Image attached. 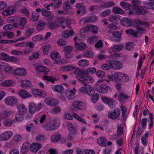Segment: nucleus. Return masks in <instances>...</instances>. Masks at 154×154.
<instances>
[{
  "label": "nucleus",
  "mask_w": 154,
  "mask_h": 154,
  "mask_svg": "<svg viewBox=\"0 0 154 154\" xmlns=\"http://www.w3.org/2000/svg\"><path fill=\"white\" fill-rule=\"evenodd\" d=\"M104 80L103 79L99 80L96 83L95 86V89L98 92L103 93H107L108 91L111 90L110 87L106 84H100Z\"/></svg>",
  "instance_id": "f257e3e1"
},
{
  "label": "nucleus",
  "mask_w": 154,
  "mask_h": 154,
  "mask_svg": "<svg viewBox=\"0 0 154 154\" xmlns=\"http://www.w3.org/2000/svg\"><path fill=\"white\" fill-rule=\"evenodd\" d=\"M134 8L136 10L137 14L139 15H143L147 13V11L143 7L139 8V5L140 4V2L139 0H133L131 1Z\"/></svg>",
  "instance_id": "f03ea898"
},
{
  "label": "nucleus",
  "mask_w": 154,
  "mask_h": 154,
  "mask_svg": "<svg viewBox=\"0 0 154 154\" xmlns=\"http://www.w3.org/2000/svg\"><path fill=\"white\" fill-rule=\"evenodd\" d=\"M84 86L79 89V91L82 93H87L89 95H93L95 93L94 90L92 87L88 85L87 83H82Z\"/></svg>",
  "instance_id": "7ed1b4c3"
},
{
  "label": "nucleus",
  "mask_w": 154,
  "mask_h": 154,
  "mask_svg": "<svg viewBox=\"0 0 154 154\" xmlns=\"http://www.w3.org/2000/svg\"><path fill=\"white\" fill-rule=\"evenodd\" d=\"M116 82H126L128 81L129 78L126 74L122 72H115Z\"/></svg>",
  "instance_id": "20e7f679"
},
{
  "label": "nucleus",
  "mask_w": 154,
  "mask_h": 154,
  "mask_svg": "<svg viewBox=\"0 0 154 154\" xmlns=\"http://www.w3.org/2000/svg\"><path fill=\"white\" fill-rule=\"evenodd\" d=\"M77 79L82 83H91L94 82L93 79L89 75L88 72H86L84 75L78 76Z\"/></svg>",
  "instance_id": "39448f33"
},
{
  "label": "nucleus",
  "mask_w": 154,
  "mask_h": 154,
  "mask_svg": "<svg viewBox=\"0 0 154 154\" xmlns=\"http://www.w3.org/2000/svg\"><path fill=\"white\" fill-rule=\"evenodd\" d=\"M4 102L7 106H13L16 105L18 103V101L15 97L10 96L5 98Z\"/></svg>",
  "instance_id": "423d86ee"
},
{
  "label": "nucleus",
  "mask_w": 154,
  "mask_h": 154,
  "mask_svg": "<svg viewBox=\"0 0 154 154\" xmlns=\"http://www.w3.org/2000/svg\"><path fill=\"white\" fill-rule=\"evenodd\" d=\"M25 45V47L26 48L23 50V52L24 54H27L33 51L35 48V44L32 42L27 41L26 42Z\"/></svg>",
  "instance_id": "0eeeda50"
},
{
  "label": "nucleus",
  "mask_w": 154,
  "mask_h": 154,
  "mask_svg": "<svg viewBox=\"0 0 154 154\" xmlns=\"http://www.w3.org/2000/svg\"><path fill=\"white\" fill-rule=\"evenodd\" d=\"M101 100L104 103L108 105L111 109L114 108L116 106L115 101L112 98L102 97Z\"/></svg>",
  "instance_id": "6e6552de"
},
{
  "label": "nucleus",
  "mask_w": 154,
  "mask_h": 154,
  "mask_svg": "<svg viewBox=\"0 0 154 154\" xmlns=\"http://www.w3.org/2000/svg\"><path fill=\"white\" fill-rule=\"evenodd\" d=\"M73 49V47L70 46H67L63 47V51L64 53L66 58L70 59L72 57V55L71 52Z\"/></svg>",
  "instance_id": "1a4fd4ad"
},
{
  "label": "nucleus",
  "mask_w": 154,
  "mask_h": 154,
  "mask_svg": "<svg viewBox=\"0 0 154 154\" xmlns=\"http://www.w3.org/2000/svg\"><path fill=\"white\" fill-rule=\"evenodd\" d=\"M108 63L112 68L116 70L121 69L123 66V64L118 60L110 61Z\"/></svg>",
  "instance_id": "9d476101"
},
{
  "label": "nucleus",
  "mask_w": 154,
  "mask_h": 154,
  "mask_svg": "<svg viewBox=\"0 0 154 154\" xmlns=\"http://www.w3.org/2000/svg\"><path fill=\"white\" fill-rule=\"evenodd\" d=\"M72 104L75 108L80 110H84L86 108L85 103L82 101H75Z\"/></svg>",
  "instance_id": "9b49d317"
},
{
  "label": "nucleus",
  "mask_w": 154,
  "mask_h": 154,
  "mask_svg": "<svg viewBox=\"0 0 154 154\" xmlns=\"http://www.w3.org/2000/svg\"><path fill=\"white\" fill-rule=\"evenodd\" d=\"M42 145L40 143H33L30 145V150L31 152L36 153L42 148Z\"/></svg>",
  "instance_id": "f8f14e48"
},
{
  "label": "nucleus",
  "mask_w": 154,
  "mask_h": 154,
  "mask_svg": "<svg viewBox=\"0 0 154 154\" xmlns=\"http://www.w3.org/2000/svg\"><path fill=\"white\" fill-rule=\"evenodd\" d=\"M121 113L119 109H116L113 111H110L108 112V116L109 118L112 119H117L120 116Z\"/></svg>",
  "instance_id": "ddd939ff"
},
{
  "label": "nucleus",
  "mask_w": 154,
  "mask_h": 154,
  "mask_svg": "<svg viewBox=\"0 0 154 154\" xmlns=\"http://www.w3.org/2000/svg\"><path fill=\"white\" fill-rule=\"evenodd\" d=\"M13 135V133L10 131L3 132L0 135V140L2 141L7 140L9 139Z\"/></svg>",
  "instance_id": "4468645a"
},
{
  "label": "nucleus",
  "mask_w": 154,
  "mask_h": 154,
  "mask_svg": "<svg viewBox=\"0 0 154 154\" xmlns=\"http://www.w3.org/2000/svg\"><path fill=\"white\" fill-rule=\"evenodd\" d=\"M120 23L123 26L127 27L130 26L132 24V20L126 17L122 18L120 20Z\"/></svg>",
  "instance_id": "2eb2a0df"
},
{
  "label": "nucleus",
  "mask_w": 154,
  "mask_h": 154,
  "mask_svg": "<svg viewBox=\"0 0 154 154\" xmlns=\"http://www.w3.org/2000/svg\"><path fill=\"white\" fill-rule=\"evenodd\" d=\"M42 15L47 17H48V20L49 21L52 20L54 18V15H51V12L47 11L45 8L42 9Z\"/></svg>",
  "instance_id": "dca6fc26"
},
{
  "label": "nucleus",
  "mask_w": 154,
  "mask_h": 154,
  "mask_svg": "<svg viewBox=\"0 0 154 154\" xmlns=\"http://www.w3.org/2000/svg\"><path fill=\"white\" fill-rule=\"evenodd\" d=\"M18 94L21 98L26 99L31 97L32 95L24 90H21L18 92Z\"/></svg>",
  "instance_id": "f3484780"
},
{
  "label": "nucleus",
  "mask_w": 154,
  "mask_h": 154,
  "mask_svg": "<svg viewBox=\"0 0 154 154\" xmlns=\"http://www.w3.org/2000/svg\"><path fill=\"white\" fill-rule=\"evenodd\" d=\"M45 103L49 105L54 106L58 104V101L57 100L51 99L50 98H47L45 99Z\"/></svg>",
  "instance_id": "a211bd4d"
},
{
  "label": "nucleus",
  "mask_w": 154,
  "mask_h": 154,
  "mask_svg": "<svg viewBox=\"0 0 154 154\" xmlns=\"http://www.w3.org/2000/svg\"><path fill=\"white\" fill-rule=\"evenodd\" d=\"M19 113L22 116L26 114L27 112V108L24 104H20L18 108Z\"/></svg>",
  "instance_id": "6ab92c4d"
},
{
  "label": "nucleus",
  "mask_w": 154,
  "mask_h": 154,
  "mask_svg": "<svg viewBox=\"0 0 154 154\" xmlns=\"http://www.w3.org/2000/svg\"><path fill=\"white\" fill-rule=\"evenodd\" d=\"M53 10H55L59 9L62 5L63 4L62 0H54L53 1Z\"/></svg>",
  "instance_id": "aec40b11"
},
{
  "label": "nucleus",
  "mask_w": 154,
  "mask_h": 154,
  "mask_svg": "<svg viewBox=\"0 0 154 154\" xmlns=\"http://www.w3.org/2000/svg\"><path fill=\"white\" fill-rule=\"evenodd\" d=\"M14 73L18 76H23L26 74L27 71L23 68L17 69L14 70Z\"/></svg>",
  "instance_id": "412c9836"
},
{
  "label": "nucleus",
  "mask_w": 154,
  "mask_h": 154,
  "mask_svg": "<svg viewBox=\"0 0 154 154\" xmlns=\"http://www.w3.org/2000/svg\"><path fill=\"white\" fill-rule=\"evenodd\" d=\"M35 69L37 71L44 73L45 75L47 74L49 71L48 69L42 66H37L35 67Z\"/></svg>",
  "instance_id": "4be33fe9"
},
{
  "label": "nucleus",
  "mask_w": 154,
  "mask_h": 154,
  "mask_svg": "<svg viewBox=\"0 0 154 154\" xmlns=\"http://www.w3.org/2000/svg\"><path fill=\"white\" fill-rule=\"evenodd\" d=\"M29 145V142L26 141L24 142L22 146L21 152L23 153H26L28 150Z\"/></svg>",
  "instance_id": "5701e85b"
},
{
  "label": "nucleus",
  "mask_w": 154,
  "mask_h": 154,
  "mask_svg": "<svg viewBox=\"0 0 154 154\" xmlns=\"http://www.w3.org/2000/svg\"><path fill=\"white\" fill-rule=\"evenodd\" d=\"M60 134L59 133H55L51 136V141L54 143H57L60 140Z\"/></svg>",
  "instance_id": "b1692460"
},
{
  "label": "nucleus",
  "mask_w": 154,
  "mask_h": 154,
  "mask_svg": "<svg viewBox=\"0 0 154 154\" xmlns=\"http://www.w3.org/2000/svg\"><path fill=\"white\" fill-rule=\"evenodd\" d=\"M97 20V17L96 16H93L91 17L85 18L84 22L85 23L94 22Z\"/></svg>",
  "instance_id": "393cba45"
},
{
  "label": "nucleus",
  "mask_w": 154,
  "mask_h": 154,
  "mask_svg": "<svg viewBox=\"0 0 154 154\" xmlns=\"http://www.w3.org/2000/svg\"><path fill=\"white\" fill-rule=\"evenodd\" d=\"M36 105L33 102H31L29 105V110L31 114L34 113L37 110Z\"/></svg>",
  "instance_id": "a878e982"
},
{
  "label": "nucleus",
  "mask_w": 154,
  "mask_h": 154,
  "mask_svg": "<svg viewBox=\"0 0 154 154\" xmlns=\"http://www.w3.org/2000/svg\"><path fill=\"white\" fill-rule=\"evenodd\" d=\"M74 31L73 30H66L62 34V36L64 38H67L69 36L74 35Z\"/></svg>",
  "instance_id": "bb28decb"
},
{
  "label": "nucleus",
  "mask_w": 154,
  "mask_h": 154,
  "mask_svg": "<svg viewBox=\"0 0 154 154\" xmlns=\"http://www.w3.org/2000/svg\"><path fill=\"white\" fill-rule=\"evenodd\" d=\"M124 45L123 44L120 45H115L112 48V51L113 52H118L122 50Z\"/></svg>",
  "instance_id": "cd10ccee"
},
{
  "label": "nucleus",
  "mask_w": 154,
  "mask_h": 154,
  "mask_svg": "<svg viewBox=\"0 0 154 154\" xmlns=\"http://www.w3.org/2000/svg\"><path fill=\"white\" fill-rule=\"evenodd\" d=\"M112 11L115 14H123L125 13L124 11L118 6H116L113 8Z\"/></svg>",
  "instance_id": "c85d7f7f"
},
{
  "label": "nucleus",
  "mask_w": 154,
  "mask_h": 154,
  "mask_svg": "<svg viewBox=\"0 0 154 154\" xmlns=\"http://www.w3.org/2000/svg\"><path fill=\"white\" fill-rule=\"evenodd\" d=\"M128 98V96L123 93H121L118 96L119 101L120 102H123L124 101H126Z\"/></svg>",
  "instance_id": "c756f323"
},
{
  "label": "nucleus",
  "mask_w": 154,
  "mask_h": 154,
  "mask_svg": "<svg viewBox=\"0 0 154 154\" xmlns=\"http://www.w3.org/2000/svg\"><path fill=\"white\" fill-rule=\"evenodd\" d=\"M52 88L54 91L60 93L64 91L63 87L60 85H55Z\"/></svg>",
  "instance_id": "7c9ffc66"
},
{
  "label": "nucleus",
  "mask_w": 154,
  "mask_h": 154,
  "mask_svg": "<svg viewBox=\"0 0 154 154\" xmlns=\"http://www.w3.org/2000/svg\"><path fill=\"white\" fill-rule=\"evenodd\" d=\"M122 111V117L123 121H125L126 119L127 116L126 115L127 109L126 107L122 105L120 107Z\"/></svg>",
  "instance_id": "2f4dec72"
},
{
  "label": "nucleus",
  "mask_w": 154,
  "mask_h": 154,
  "mask_svg": "<svg viewBox=\"0 0 154 154\" xmlns=\"http://www.w3.org/2000/svg\"><path fill=\"white\" fill-rule=\"evenodd\" d=\"M15 122L14 120H12L9 119H4L3 121V124L6 126L9 127L11 126L12 123Z\"/></svg>",
  "instance_id": "473e14b6"
},
{
  "label": "nucleus",
  "mask_w": 154,
  "mask_h": 154,
  "mask_svg": "<svg viewBox=\"0 0 154 154\" xmlns=\"http://www.w3.org/2000/svg\"><path fill=\"white\" fill-rule=\"evenodd\" d=\"M120 5L123 8L127 10L131 9L132 7V6L130 4L124 2H121Z\"/></svg>",
  "instance_id": "72a5a7b5"
},
{
  "label": "nucleus",
  "mask_w": 154,
  "mask_h": 154,
  "mask_svg": "<svg viewBox=\"0 0 154 154\" xmlns=\"http://www.w3.org/2000/svg\"><path fill=\"white\" fill-rule=\"evenodd\" d=\"M78 64L81 66H86L89 64V61L85 59H82L78 62Z\"/></svg>",
  "instance_id": "f704fd0d"
},
{
  "label": "nucleus",
  "mask_w": 154,
  "mask_h": 154,
  "mask_svg": "<svg viewBox=\"0 0 154 154\" xmlns=\"http://www.w3.org/2000/svg\"><path fill=\"white\" fill-rule=\"evenodd\" d=\"M122 33L119 31H115L113 32V36L117 39H116V41L117 42L122 40L121 35Z\"/></svg>",
  "instance_id": "c9c22d12"
},
{
  "label": "nucleus",
  "mask_w": 154,
  "mask_h": 154,
  "mask_svg": "<svg viewBox=\"0 0 154 154\" xmlns=\"http://www.w3.org/2000/svg\"><path fill=\"white\" fill-rule=\"evenodd\" d=\"M75 68V67L73 66L72 65H69L65 66L60 68L61 70L68 71L73 70Z\"/></svg>",
  "instance_id": "e433bc0d"
},
{
  "label": "nucleus",
  "mask_w": 154,
  "mask_h": 154,
  "mask_svg": "<svg viewBox=\"0 0 154 154\" xmlns=\"http://www.w3.org/2000/svg\"><path fill=\"white\" fill-rule=\"evenodd\" d=\"M63 9L65 11L66 13H68V10L71 9V6L69 5V2L68 0H66L63 3Z\"/></svg>",
  "instance_id": "4c0bfd02"
},
{
  "label": "nucleus",
  "mask_w": 154,
  "mask_h": 154,
  "mask_svg": "<svg viewBox=\"0 0 154 154\" xmlns=\"http://www.w3.org/2000/svg\"><path fill=\"white\" fill-rule=\"evenodd\" d=\"M119 19V16H111L109 17V20L112 22L117 24V22Z\"/></svg>",
  "instance_id": "58836bf2"
},
{
  "label": "nucleus",
  "mask_w": 154,
  "mask_h": 154,
  "mask_svg": "<svg viewBox=\"0 0 154 154\" xmlns=\"http://www.w3.org/2000/svg\"><path fill=\"white\" fill-rule=\"evenodd\" d=\"M51 47L50 45L48 44H46L43 46L42 50L44 53L47 54L49 50H51Z\"/></svg>",
  "instance_id": "ea45409f"
},
{
  "label": "nucleus",
  "mask_w": 154,
  "mask_h": 154,
  "mask_svg": "<svg viewBox=\"0 0 154 154\" xmlns=\"http://www.w3.org/2000/svg\"><path fill=\"white\" fill-rule=\"evenodd\" d=\"M48 26L49 28L51 29H56L59 27L57 23L54 21L49 23Z\"/></svg>",
  "instance_id": "a19ab883"
},
{
  "label": "nucleus",
  "mask_w": 154,
  "mask_h": 154,
  "mask_svg": "<svg viewBox=\"0 0 154 154\" xmlns=\"http://www.w3.org/2000/svg\"><path fill=\"white\" fill-rule=\"evenodd\" d=\"M35 139L37 142L42 143L45 141V139L44 135L39 134L37 135Z\"/></svg>",
  "instance_id": "79ce46f5"
},
{
  "label": "nucleus",
  "mask_w": 154,
  "mask_h": 154,
  "mask_svg": "<svg viewBox=\"0 0 154 154\" xmlns=\"http://www.w3.org/2000/svg\"><path fill=\"white\" fill-rule=\"evenodd\" d=\"M65 20V18L63 17H59L56 18L55 21L57 23L59 27H60L62 26Z\"/></svg>",
  "instance_id": "37998d69"
},
{
  "label": "nucleus",
  "mask_w": 154,
  "mask_h": 154,
  "mask_svg": "<svg viewBox=\"0 0 154 154\" xmlns=\"http://www.w3.org/2000/svg\"><path fill=\"white\" fill-rule=\"evenodd\" d=\"M2 35L3 36H7L9 38H12L14 35V33L13 32L7 31L3 32H2Z\"/></svg>",
  "instance_id": "c03bdc74"
},
{
  "label": "nucleus",
  "mask_w": 154,
  "mask_h": 154,
  "mask_svg": "<svg viewBox=\"0 0 154 154\" xmlns=\"http://www.w3.org/2000/svg\"><path fill=\"white\" fill-rule=\"evenodd\" d=\"M43 79L44 80H46L51 82L52 83H54L55 81H57L55 78L51 76L43 75Z\"/></svg>",
  "instance_id": "a18cd8bd"
},
{
  "label": "nucleus",
  "mask_w": 154,
  "mask_h": 154,
  "mask_svg": "<svg viewBox=\"0 0 154 154\" xmlns=\"http://www.w3.org/2000/svg\"><path fill=\"white\" fill-rule=\"evenodd\" d=\"M39 17V15L35 12L32 13V17L31 20L32 22H35L37 21Z\"/></svg>",
  "instance_id": "49530a36"
},
{
  "label": "nucleus",
  "mask_w": 154,
  "mask_h": 154,
  "mask_svg": "<svg viewBox=\"0 0 154 154\" xmlns=\"http://www.w3.org/2000/svg\"><path fill=\"white\" fill-rule=\"evenodd\" d=\"M144 8L147 11V9H154V4L152 2L148 3L145 2L143 4Z\"/></svg>",
  "instance_id": "de8ad7c7"
},
{
  "label": "nucleus",
  "mask_w": 154,
  "mask_h": 154,
  "mask_svg": "<svg viewBox=\"0 0 154 154\" xmlns=\"http://www.w3.org/2000/svg\"><path fill=\"white\" fill-rule=\"evenodd\" d=\"M82 55L85 57H93L94 56L93 52L91 51H86L83 52Z\"/></svg>",
  "instance_id": "09e8293b"
},
{
  "label": "nucleus",
  "mask_w": 154,
  "mask_h": 154,
  "mask_svg": "<svg viewBox=\"0 0 154 154\" xmlns=\"http://www.w3.org/2000/svg\"><path fill=\"white\" fill-rule=\"evenodd\" d=\"M105 138L101 137L97 139V143L100 146H105L106 145V142H105Z\"/></svg>",
  "instance_id": "8fccbe9b"
},
{
  "label": "nucleus",
  "mask_w": 154,
  "mask_h": 154,
  "mask_svg": "<svg viewBox=\"0 0 154 154\" xmlns=\"http://www.w3.org/2000/svg\"><path fill=\"white\" fill-rule=\"evenodd\" d=\"M98 39V37L97 36H91L88 39L87 42L90 44H93L97 41Z\"/></svg>",
  "instance_id": "3c124183"
},
{
  "label": "nucleus",
  "mask_w": 154,
  "mask_h": 154,
  "mask_svg": "<svg viewBox=\"0 0 154 154\" xmlns=\"http://www.w3.org/2000/svg\"><path fill=\"white\" fill-rule=\"evenodd\" d=\"M31 85V83L30 81L26 80L23 81L20 86L23 88H29Z\"/></svg>",
  "instance_id": "603ef678"
},
{
  "label": "nucleus",
  "mask_w": 154,
  "mask_h": 154,
  "mask_svg": "<svg viewBox=\"0 0 154 154\" xmlns=\"http://www.w3.org/2000/svg\"><path fill=\"white\" fill-rule=\"evenodd\" d=\"M75 93V88H73L72 90L67 92L66 94L67 97L69 99H72V95H74Z\"/></svg>",
  "instance_id": "864d4df0"
},
{
  "label": "nucleus",
  "mask_w": 154,
  "mask_h": 154,
  "mask_svg": "<svg viewBox=\"0 0 154 154\" xmlns=\"http://www.w3.org/2000/svg\"><path fill=\"white\" fill-rule=\"evenodd\" d=\"M52 128H48L49 130H54L57 129L59 127V122L56 121H53L52 122Z\"/></svg>",
  "instance_id": "5fc2aeb1"
},
{
  "label": "nucleus",
  "mask_w": 154,
  "mask_h": 154,
  "mask_svg": "<svg viewBox=\"0 0 154 154\" xmlns=\"http://www.w3.org/2000/svg\"><path fill=\"white\" fill-rule=\"evenodd\" d=\"M32 40L34 42H41L43 40V38L42 35H38L33 37Z\"/></svg>",
  "instance_id": "6e6d98bb"
},
{
  "label": "nucleus",
  "mask_w": 154,
  "mask_h": 154,
  "mask_svg": "<svg viewBox=\"0 0 154 154\" xmlns=\"http://www.w3.org/2000/svg\"><path fill=\"white\" fill-rule=\"evenodd\" d=\"M67 126L68 129L74 134L76 132V130L73 127L72 124L70 122H68L67 124Z\"/></svg>",
  "instance_id": "4d7b16f0"
},
{
  "label": "nucleus",
  "mask_w": 154,
  "mask_h": 154,
  "mask_svg": "<svg viewBox=\"0 0 154 154\" xmlns=\"http://www.w3.org/2000/svg\"><path fill=\"white\" fill-rule=\"evenodd\" d=\"M14 82L11 80H8L5 81L2 83V85L5 87H9L13 86Z\"/></svg>",
  "instance_id": "13d9d810"
},
{
  "label": "nucleus",
  "mask_w": 154,
  "mask_h": 154,
  "mask_svg": "<svg viewBox=\"0 0 154 154\" xmlns=\"http://www.w3.org/2000/svg\"><path fill=\"white\" fill-rule=\"evenodd\" d=\"M115 5L114 2L111 1H109L108 2L104 3L103 5L102 6L105 8H110L114 6Z\"/></svg>",
  "instance_id": "bf43d9fd"
},
{
  "label": "nucleus",
  "mask_w": 154,
  "mask_h": 154,
  "mask_svg": "<svg viewBox=\"0 0 154 154\" xmlns=\"http://www.w3.org/2000/svg\"><path fill=\"white\" fill-rule=\"evenodd\" d=\"M90 31V28L88 26L82 28L80 30V32L82 35H83L86 32H88Z\"/></svg>",
  "instance_id": "052dcab7"
},
{
  "label": "nucleus",
  "mask_w": 154,
  "mask_h": 154,
  "mask_svg": "<svg viewBox=\"0 0 154 154\" xmlns=\"http://www.w3.org/2000/svg\"><path fill=\"white\" fill-rule=\"evenodd\" d=\"M27 22V19L25 17H21L19 19V23L20 26H23L25 25Z\"/></svg>",
  "instance_id": "680f3d73"
},
{
  "label": "nucleus",
  "mask_w": 154,
  "mask_h": 154,
  "mask_svg": "<svg viewBox=\"0 0 154 154\" xmlns=\"http://www.w3.org/2000/svg\"><path fill=\"white\" fill-rule=\"evenodd\" d=\"M33 32V29L28 28L26 30L25 35L26 37H28L30 36Z\"/></svg>",
  "instance_id": "e2e57ef3"
},
{
  "label": "nucleus",
  "mask_w": 154,
  "mask_h": 154,
  "mask_svg": "<svg viewBox=\"0 0 154 154\" xmlns=\"http://www.w3.org/2000/svg\"><path fill=\"white\" fill-rule=\"evenodd\" d=\"M78 49L79 50H83L86 48V45L83 42H81L80 44H78Z\"/></svg>",
  "instance_id": "0e129e2a"
},
{
  "label": "nucleus",
  "mask_w": 154,
  "mask_h": 154,
  "mask_svg": "<svg viewBox=\"0 0 154 154\" xmlns=\"http://www.w3.org/2000/svg\"><path fill=\"white\" fill-rule=\"evenodd\" d=\"M134 23L136 24V26L137 27H140V26L146 24V22L145 21H143L142 20H140L139 19L135 20Z\"/></svg>",
  "instance_id": "69168bd1"
},
{
  "label": "nucleus",
  "mask_w": 154,
  "mask_h": 154,
  "mask_svg": "<svg viewBox=\"0 0 154 154\" xmlns=\"http://www.w3.org/2000/svg\"><path fill=\"white\" fill-rule=\"evenodd\" d=\"M39 56V54L36 52H33L32 53V55L30 57L29 59L31 61L34 59H37L38 58Z\"/></svg>",
  "instance_id": "338daca9"
},
{
  "label": "nucleus",
  "mask_w": 154,
  "mask_h": 154,
  "mask_svg": "<svg viewBox=\"0 0 154 154\" xmlns=\"http://www.w3.org/2000/svg\"><path fill=\"white\" fill-rule=\"evenodd\" d=\"M6 73L8 74H12L14 71V69L12 67L9 66H6L4 69Z\"/></svg>",
  "instance_id": "774afa93"
}]
</instances>
